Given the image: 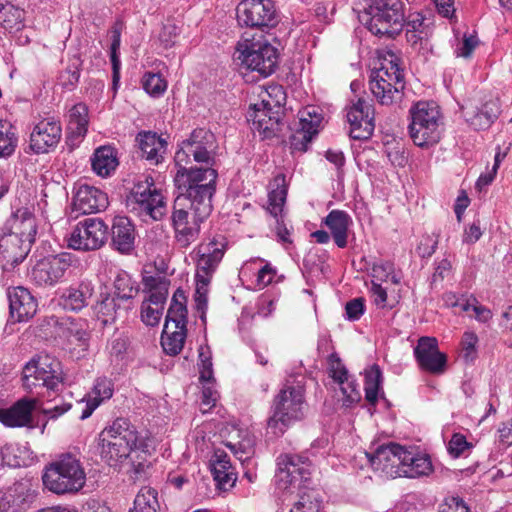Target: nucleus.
Here are the masks:
<instances>
[{"instance_id":"obj_1","label":"nucleus","mask_w":512,"mask_h":512,"mask_svg":"<svg viewBox=\"0 0 512 512\" xmlns=\"http://www.w3.org/2000/svg\"><path fill=\"white\" fill-rule=\"evenodd\" d=\"M189 177L181 174L175 186L180 191L174 201L171 215L175 241L181 248H187L198 238L201 224L210 216L215 188L189 185Z\"/></svg>"},{"instance_id":"obj_2","label":"nucleus","mask_w":512,"mask_h":512,"mask_svg":"<svg viewBox=\"0 0 512 512\" xmlns=\"http://www.w3.org/2000/svg\"><path fill=\"white\" fill-rule=\"evenodd\" d=\"M217 148L215 135L210 130L194 129L175 153L177 172L174 183L177 184L178 176L184 174L190 178L189 185L193 187L203 185L216 189L218 173L214 165Z\"/></svg>"},{"instance_id":"obj_3","label":"nucleus","mask_w":512,"mask_h":512,"mask_svg":"<svg viewBox=\"0 0 512 512\" xmlns=\"http://www.w3.org/2000/svg\"><path fill=\"white\" fill-rule=\"evenodd\" d=\"M99 440L101 457L110 466L122 463L137 451L146 453L148 447L136 428L124 418H117L106 427Z\"/></svg>"},{"instance_id":"obj_4","label":"nucleus","mask_w":512,"mask_h":512,"mask_svg":"<svg viewBox=\"0 0 512 512\" xmlns=\"http://www.w3.org/2000/svg\"><path fill=\"white\" fill-rule=\"evenodd\" d=\"M405 80L399 57L392 51L379 55V66L371 72L369 89L381 105L399 103L403 97Z\"/></svg>"},{"instance_id":"obj_5","label":"nucleus","mask_w":512,"mask_h":512,"mask_svg":"<svg viewBox=\"0 0 512 512\" xmlns=\"http://www.w3.org/2000/svg\"><path fill=\"white\" fill-rule=\"evenodd\" d=\"M42 482L56 495L76 494L86 483V472L75 455L64 453L45 466Z\"/></svg>"},{"instance_id":"obj_6","label":"nucleus","mask_w":512,"mask_h":512,"mask_svg":"<svg viewBox=\"0 0 512 512\" xmlns=\"http://www.w3.org/2000/svg\"><path fill=\"white\" fill-rule=\"evenodd\" d=\"M358 18L372 34L394 38L405 25L404 4L401 0H368Z\"/></svg>"},{"instance_id":"obj_7","label":"nucleus","mask_w":512,"mask_h":512,"mask_svg":"<svg viewBox=\"0 0 512 512\" xmlns=\"http://www.w3.org/2000/svg\"><path fill=\"white\" fill-rule=\"evenodd\" d=\"M63 380L60 361L49 354L34 356L23 368V386L31 393H58Z\"/></svg>"},{"instance_id":"obj_8","label":"nucleus","mask_w":512,"mask_h":512,"mask_svg":"<svg viewBox=\"0 0 512 512\" xmlns=\"http://www.w3.org/2000/svg\"><path fill=\"white\" fill-rule=\"evenodd\" d=\"M409 135L413 143L429 148L441 139V113L435 102L419 101L410 109Z\"/></svg>"},{"instance_id":"obj_9","label":"nucleus","mask_w":512,"mask_h":512,"mask_svg":"<svg viewBox=\"0 0 512 512\" xmlns=\"http://www.w3.org/2000/svg\"><path fill=\"white\" fill-rule=\"evenodd\" d=\"M304 392L301 387L286 386L276 395L273 413L267 421V433L275 437L284 434L294 421L302 419Z\"/></svg>"},{"instance_id":"obj_10","label":"nucleus","mask_w":512,"mask_h":512,"mask_svg":"<svg viewBox=\"0 0 512 512\" xmlns=\"http://www.w3.org/2000/svg\"><path fill=\"white\" fill-rule=\"evenodd\" d=\"M234 60L243 68L268 77L275 72L278 61V49L267 40L245 39L238 42Z\"/></svg>"},{"instance_id":"obj_11","label":"nucleus","mask_w":512,"mask_h":512,"mask_svg":"<svg viewBox=\"0 0 512 512\" xmlns=\"http://www.w3.org/2000/svg\"><path fill=\"white\" fill-rule=\"evenodd\" d=\"M128 209L139 217L161 220L166 214V200L151 176L139 179L126 199Z\"/></svg>"},{"instance_id":"obj_12","label":"nucleus","mask_w":512,"mask_h":512,"mask_svg":"<svg viewBox=\"0 0 512 512\" xmlns=\"http://www.w3.org/2000/svg\"><path fill=\"white\" fill-rule=\"evenodd\" d=\"M186 300L184 292L178 289L167 311L161 345L164 352L171 356H176L182 351L187 336Z\"/></svg>"},{"instance_id":"obj_13","label":"nucleus","mask_w":512,"mask_h":512,"mask_svg":"<svg viewBox=\"0 0 512 512\" xmlns=\"http://www.w3.org/2000/svg\"><path fill=\"white\" fill-rule=\"evenodd\" d=\"M276 485L279 490L294 493L307 487L312 463L308 457L298 454H282L277 458Z\"/></svg>"},{"instance_id":"obj_14","label":"nucleus","mask_w":512,"mask_h":512,"mask_svg":"<svg viewBox=\"0 0 512 512\" xmlns=\"http://www.w3.org/2000/svg\"><path fill=\"white\" fill-rule=\"evenodd\" d=\"M108 227L100 218H86L72 229L68 247L77 251H95L106 242Z\"/></svg>"},{"instance_id":"obj_15","label":"nucleus","mask_w":512,"mask_h":512,"mask_svg":"<svg viewBox=\"0 0 512 512\" xmlns=\"http://www.w3.org/2000/svg\"><path fill=\"white\" fill-rule=\"evenodd\" d=\"M237 20L250 28H272L278 23L272 0H242L237 6Z\"/></svg>"},{"instance_id":"obj_16","label":"nucleus","mask_w":512,"mask_h":512,"mask_svg":"<svg viewBox=\"0 0 512 512\" xmlns=\"http://www.w3.org/2000/svg\"><path fill=\"white\" fill-rule=\"evenodd\" d=\"M72 263L73 256L70 253L43 257L33 265L31 280L38 286H54L63 279Z\"/></svg>"},{"instance_id":"obj_17","label":"nucleus","mask_w":512,"mask_h":512,"mask_svg":"<svg viewBox=\"0 0 512 512\" xmlns=\"http://www.w3.org/2000/svg\"><path fill=\"white\" fill-rule=\"evenodd\" d=\"M405 454V447L389 443L382 445L372 454H366L372 468L390 478L402 477V460Z\"/></svg>"},{"instance_id":"obj_18","label":"nucleus","mask_w":512,"mask_h":512,"mask_svg":"<svg viewBox=\"0 0 512 512\" xmlns=\"http://www.w3.org/2000/svg\"><path fill=\"white\" fill-rule=\"evenodd\" d=\"M347 119L350 124V136L353 139L366 140L373 134L374 108L367 100L359 98L353 103L347 112Z\"/></svg>"},{"instance_id":"obj_19","label":"nucleus","mask_w":512,"mask_h":512,"mask_svg":"<svg viewBox=\"0 0 512 512\" xmlns=\"http://www.w3.org/2000/svg\"><path fill=\"white\" fill-rule=\"evenodd\" d=\"M226 245V240L223 236L214 237L208 242L198 245L196 248L198 259L195 276L212 278L224 256Z\"/></svg>"},{"instance_id":"obj_20","label":"nucleus","mask_w":512,"mask_h":512,"mask_svg":"<svg viewBox=\"0 0 512 512\" xmlns=\"http://www.w3.org/2000/svg\"><path fill=\"white\" fill-rule=\"evenodd\" d=\"M414 356L422 370L436 375L445 371L447 358L439 351L438 341L434 337H421L414 348Z\"/></svg>"},{"instance_id":"obj_21","label":"nucleus","mask_w":512,"mask_h":512,"mask_svg":"<svg viewBox=\"0 0 512 512\" xmlns=\"http://www.w3.org/2000/svg\"><path fill=\"white\" fill-rule=\"evenodd\" d=\"M62 135V128L54 118L43 119L33 128L30 135V148L37 154L47 153L55 148Z\"/></svg>"},{"instance_id":"obj_22","label":"nucleus","mask_w":512,"mask_h":512,"mask_svg":"<svg viewBox=\"0 0 512 512\" xmlns=\"http://www.w3.org/2000/svg\"><path fill=\"white\" fill-rule=\"evenodd\" d=\"M7 298L10 316L15 321H27L36 314L37 300L27 288L23 286L8 288Z\"/></svg>"},{"instance_id":"obj_23","label":"nucleus","mask_w":512,"mask_h":512,"mask_svg":"<svg viewBox=\"0 0 512 512\" xmlns=\"http://www.w3.org/2000/svg\"><path fill=\"white\" fill-rule=\"evenodd\" d=\"M108 206V197L100 189L87 184L80 185L73 197V210L80 214L103 211Z\"/></svg>"},{"instance_id":"obj_24","label":"nucleus","mask_w":512,"mask_h":512,"mask_svg":"<svg viewBox=\"0 0 512 512\" xmlns=\"http://www.w3.org/2000/svg\"><path fill=\"white\" fill-rule=\"evenodd\" d=\"M259 104H253L247 114V121L251 122L252 130L258 131L264 138H270L279 131V111H273Z\"/></svg>"},{"instance_id":"obj_25","label":"nucleus","mask_w":512,"mask_h":512,"mask_svg":"<svg viewBox=\"0 0 512 512\" xmlns=\"http://www.w3.org/2000/svg\"><path fill=\"white\" fill-rule=\"evenodd\" d=\"M136 230L128 217L116 216L111 226V247L117 252L128 255L135 247Z\"/></svg>"},{"instance_id":"obj_26","label":"nucleus","mask_w":512,"mask_h":512,"mask_svg":"<svg viewBox=\"0 0 512 512\" xmlns=\"http://www.w3.org/2000/svg\"><path fill=\"white\" fill-rule=\"evenodd\" d=\"M30 250L29 242L16 235L8 233L0 237V261L6 268H13L23 262Z\"/></svg>"},{"instance_id":"obj_27","label":"nucleus","mask_w":512,"mask_h":512,"mask_svg":"<svg viewBox=\"0 0 512 512\" xmlns=\"http://www.w3.org/2000/svg\"><path fill=\"white\" fill-rule=\"evenodd\" d=\"M320 123L315 112L303 111L299 119L300 128L291 135L290 147L293 152H306L312 138L318 133Z\"/></svg>"},{"instance_id":"obj_28","label":"nucleus","mask_w":512,"mask_h":512,"mask_svg":"<svg viewBox=\"0 0 512 512\" xmlns=\"http://www.w3.org/2000/svg\"><path fill=\"white\" fill-rule=\"evenodd\" d=\"M211 471L219 489L226 491L235 485L237 474L225 451L218 449L214 452L211 459Z\"/></svg>"},{"instance_id":"obj_29","label":"nucleus","mask_w":512,"mask_h":512,"mask_svg":"<svg viewBox=\"0 0 512 512\" xmlns=\"http://www.w3.org/2000/svg\"><path fill=\"white\" fill-rule=\"evenodd\" d=\"M93 292L91 282L82 281L66 288L59 298V303L65 310L80 311L88 305Z\"/></svg>"},{"instance_id":"obj_30","label":"nucleus","mask_w":512,"mask_h":512,"mask_svg":"<svg viewBox=\"0 0 512 512\" xmlns=\"http://www.w3.org/2000/svg\"><path fill=\"white\" fill-rule=\"evenodd\" d=\"M402 460V477L419 478L429 476L434 471L431 458L427 454L415 453L405 448Z\"/></svg>"},{"instance_id":"obj_31","label":"nucleus","mask_w":512,"mask_h":512,"mask_svg":"<svg viewBox=\"0 0 512 512\" xmlns=\"http://www.w3.org/2000/svg\"><path fill=\"white\" fill-rule=\"evenodd\" d=\"M323 222L329 228L335 244L339 248H345L348 243V230L352 224L350 215L342 210H332Z\"/></svg>"},{"instance_id":"obj_32","label":"nucleus","mask_w":512,"mask_h":512,"mask_svg":"<svg viewBox=\"0 0 512 512\" xmlns=\"http://www.w3.org/2000/svg\"><path fill=\"white\" fill-rule=\"evenodd\" d=\"M114 393V383L112 379L101 376L96 378L93 388L88 394L87 405L80 418H88L93 411L104 401L109 400Z\"/></svg>"},{"instance_id":"obj_33","label":"nucleus","mask_w":512,"mask_h":512,"mask_svg":"<svg viewBox=\"0 0 512 512\" xmlns=\"http://www.w3.org/2000/svg\"><path fill=\"white\" fill-rule=\"evenodd\" d=\"M34 401L19 400L9 409H0V422L8 427H23L30 423Z\"/></svg>"},{"instance_id":"obj_34","label":"nucleus","mask_w":512,"mask_h":512,"mask_svg":"<svg viewBox=\"0 0 512 512\" xmlns=\"http://www.w3.org/2000/svg\"><path fill=\"white\" fill-rule=\"evenodd\" d=\"M137 140L142 152V157L150 161L152 164H159L163 160L166 151V142L155 133L142 132L139 133Z\"/></svg>"},{"instance_id":"obj_35","label":"nucleus","mask_w":512,"mask_h":512,"mask_svg":"<svg viewBox=\"0 0 512 512\" xmlns=\"http://www.w3.org/2000/svg\"><path fill=\"white\" fill-rule=\"evenodd\" d=\"M114 297L124 303L123 309L127 311L131 308L132 299L139 292L138 283L132 279L131 275L124 270L117 272L114 279Z\"/></svg>"},{"instance_id":"obj_36","label":"nucleus","mask_w":512,"mask_h":512,"mask_svg":"<svg viewBox=\"0 0 512 512\" xmlns=\"http://www.w3.org/2000/svg\"><path fill=\"white\" fill-rule=\"evenodd\" d=\"M91 163L92 169L97 175L110 176L119 165L117 152L109 145L98 147L93 154Z\"/></svg>"},{"instance_id":"obj_37","label":"nucleus","mask_w":512,"mask_h":512,"mask_svg":"<svg viewBox=\"0 0 512 512\" xmlns=\"http://www.w3.org/2000/svg\"><path fill=\"white\" fill-rule=\"evenodd\" d=\"M10 233L28 241L32 246L37 233L36 219L33 214L29 211H18L12 220Z\"/></svg>"},{"instance_id":"obj_38","label":"nucleus","mask_w":512,"mask_h":512,"mask_svg":"<svg viewBox=\"0 0 512 512\" xmlns=\"http://www.w3.org/2000/svg\"><path fill=\"white\" fill-rule=\"evenodd\" d=\"M285 181V175L278 174L274 178L275 188L272 189L268 196L267 210L275 218H278L281 215L286 201L287 187Z\"/></svg>"},{"instance_id":"obj_39","label":"nucleus","mask_w":512,"mask_h":512,"mask_svg":"<svg viewBox=\"0 0 512 512\" xmlns=\"http://www.w3.org/2000/svg\"><path fill=\"white\" fill-rule=\"evenodd\" d=\"M25 11L13 4L6 3L0 7V25L12 32L24 27Z\"/></svg>"},{"instance_id":"obj_40","label":"nucleus","mask_w":512,"mask_h":512,"mask_svg":"<svg viewBox=\"0 0 512 512\" xmlns=\"http://www.w3.org/2000/svg\"><path fill=\"white\" fill-rule=\"evenodd\" d=\"M123 306L114 296L106 295L95 305L97 318L104 324L113 323L120 314Z\"/></svg>"},{"instance_id":"obj_41","label":"nucleus","mask_w":512,"mask_h":512,"mask_svg":"<svg viewBox=\"0 0 512 512\" xmlns=\"http://www.w3.org/2000/svg\"><path fill=\"white\" fill-rule=\"evenodd\" d=\"M382 384V372L377 364L372 365L364 373L365 399L371 405L378 401V392Z\"/></svg>"},{"instance_id":"obj_42","label":"nucleus","mask_w":512,"mask_h":512,"mask_svg":"<svg viewBox=\"0 0 512 512\" xmlns=\"http://www.w3.org/2000/svg\"><path fill=\"white\" fill-rule=\"evenodd\" d=\"M88 127V108L83 103L75 104L69 111L68 129L71 134L82 137Z\"/></svg>"},{"instance_id":"obj_43","label":"nucleus","mask_w":512,"mask_h":512,"mask_svg":"<svg viewBox=\"0 0 512 512\" xmlns=\"http://www.w3.org/2000/svg\"><path fill=\"white\" fill-rule=\"evenodd\" d=\"M159 507L157 491L151 487H143L136 495L133 508L129 512H158Z\"/></svg>"},{"instance_id":"obj_44","label":"nucleus","mask_w":512,"mask_h":512,"mask_svg":"<svg viewBox=\"0 0 512 512\" xmlns=\"http://www.w3.org/2000/svg\"><path fill=\"white\" fill-rule=\"evenodd\" d=\"M259 97L261 98V106L268 109H277L280 111L283 102L285 101V93L280 85H269L263 89Z\"/></svg>"},{"instance_id":"obj_45","label":"nucleus","mask_w":512,"mask_h":512,"mask_svg":"<svg viewBox=\"0 0 512 512\" xmlns=\"http://www.w3.org/2000/svg\"><path fill=\"white\" fill-rule=\"evenodd\" d=\"M16 142L17 138L12 126L0 121V156L11 155L15 150Z\"/></svg>"},{"instance_id":"obj_46","label":"nucleus","mask_w":512,"mask_h":512,"mask_svg":"<svg viewBox=\"0 0 512 512\" xmlns=\"http://www.w3.org/2000/svg\"><path fill=\"white\" fill-rule=\"evenodd\" d=\"M144 90L153 97H160L167 89L166 80L157 73L148 72L142 79Z\"/></svg>"},{"instance_id":"obj_47","label":"nucleus","mask_w":512,"mask_h":512,"mask_svg":"<svg viewBox=\"0 0 512 512\" xmlns=\"http://www.w3.org/2000/svg\"><path fill=\"white\" fill-rule=\"evenodd\" d=\"M327 371L329 376L334 382L345 383L348 378H351L348 374V370L343 364L342 360L337 353H332L327 359Z\"/></svg>"},{"instance_id":"obj_48","label":"nucleus","mask_w":512,"mask_h":512,"mask_svg":"<svg viewBox=\"0 0 512 512\" xmlns=\"http://www.w3.org/2000/svg\"><path fill=\"white\" fill-rule=\"evenodd\" d=\"M255 438L246 433L245 437L237 443H227V447L241 461L248 460L254 453Z\"/></svg>"},{"instance_id":"obj_49","label":"nucleus","mask_w":512,"mask_h":512,"mask_svg":"<svg viewBox=\"0 0 512 512\" xmlns=\"http://www.w3.org/2000/svg\"><path fill=\"white\" fill-rule=\"evenodd\" d=\"M372 281L378 283L387 282L390 280L393 284H399L400 278L394 274V265L391 262L376 263L371 271Z\"/></svg>"},{"instance_id":"obj_50","label":"nucleus","mask_w":512,"mask_h":512,"mask_svg":"<svg viewBox=\"0 0 512 512\" xmlns=\"http://www.w3.org/2000/svg\"><path fill=\"white\" fill-rule=\"evenodd\" d=\"M290 512H321V501L312 493H303Z\"/></svg>"},{"instance_id":"obj_51","label":"nucleus","mask_w":512,"mask_h":512,"mask_svg":"<svg viewBox=\"0 0 512 512\" xmlns=\"http://www.w3.org/2000/svg\"><path fill=\"white\" fill-rule=\"evenodd\" d=\"M498 113L499 109L496 103H486L483 109L476 114L473 124L478 125L480 128L488 127L498 117Z\"/></svg>"},{"instance_id":"obj_52","label":"nucleus","mask_w":512,"mask_h":512,"mask_svg":"<svg viewBox=\"0 0 512 512\" xmlns=\"http://www.w3.org/2000/svg\"><path fill=\"white\" fill-rule=\"evenodd\" d=\"M343 394V405L351 407L361 400V393L354 380L348 378L345 383H338Z\"/></svg>"},{"instance_id":"obj_53","label":"nucleus","mask_w":512,"mask_h":512,"mask_svg":"<svg viewBox=\"0 0 512 512\" xmlns=\"http://www.w3.org/2000/svg\"><path fill=\"white\" fill-rule=\"evenodd\" d=\"M429 36L430 35H424L418 32H411L409 30H406L407 41L418 53H422L424 56L431 53Z\"/></svg>"},{"instance_id":"obj_54","label":"nucleus","mask_w":512,"mask_h":512,"mask_svg":"<svg viewBox=\"0 0 512 512\" xmlns=\"http://www.w3.org/2000/svg\"><path fill=\"white\" fill-rule=\"evenodd\" d=\"M477 343L478 336L474 332L466 331L463 334L461 345L463 358L465 359V361L469 362L475 359L477 354Z\"/></svg>"},{"instance_id":"obj_55","label":"nucleus","mask_w":512,"mask_h":512,"mask_svg":"<svg viewBox=\"0 0 512 512\" xmlns=\"http://www.w3.org/2000/svg\"><path fill=\"white\" fill-rule=\"evenodd\" d=\"M406 30L424 35L431 34L430 23H426V19L420 13L409 15L406 22Z\"/></svg>"},{"instance_id":"obj_56","label":"nucleus","mask_w":512,"mask_h":512,"mask_svg":"<svg viewBox=\"0 0 512 512\" xmlns=\"http://www.w3.org/2000/svg\"><path fill=\"white\" fill-rule=\"evenodd\" d=\"M179 28L172 23L163 25L159 33V41L165 49L171 48L179 35Z\"/></svg>"},{"instance_id":"obj_57","label":"nucleus","mask_w":512,"mask_h":512,"mask_svg":"<svg viewBox=\"0 0 512 512\" xmlns=\"http://www.w3.org/2000/svg\"><path fill=\"white\" fill-rule=\"evenodd\" d=\"M199 368H200V381L210 383L213 380V368L211 356L206 355L204 352V348L201 347L199 351Z\"/></svg>"},{"instance_id":"obj_58","label":"nucleus","mask_w":512,"mask_h":512,"mask_svg":"<svg viewBox=\"0 0 512 512\" xmlns=\"http://www.w3.org/2000/svg\"><path fill=\"white\" fill-rule=\"evenodd\" d=\"M471 447L466 437L460 433L453 434L448 444V451L453 457H459Z\"/></svg>"},{"instance_id":"obj_59","label":"nucleus","mask_w":512,"mask_h":512,"mask_svg":"<svg viewBox=\"0 0 512 512\" xmlns=\"http://www.w3.org/2000/svg\"><path fill=\"white\" fill-rule=\"evenodd\" d=\"M162 315V308L152 307L150 304H142L141 319L148 326H156Z\"/></svg>"},{"instance_id":"obj_60","label":"nucleus","mask_w":512,"mask_h":512,"mask_svg":"<svg viewBox=\"0 0 512 512\" xmlns=\"http://www.w3.org/2000/svg\"><path fill=\"white\" fill-rule=\"evenodd\" d=\"M219 394L212 386L207 385L203 387L201 398V411L207 413L212 407L216 405Z\"/></svg>"},{"instance_id":"obj_61","label":"nucleus","mask_w":512,"mask_h":512,"mask_svg":"<svg viewBox=\"0 0 512 512\" xmlns=\"http://www.w3.org/2000/svg\"><path fill=\"white\" fill-rule=\"evenodd\" d=\"M17 448L14 444L6 443L1 447L2 462L9 467L20 466V460L16 455Z\"/></svg>"},{"instance_id":"obj_62","label":"nucleus","mask_w":512,"mask_h":512,"mask_svg":"<svg viewBox=\"0 0 512 512\" xmlns=\"http://www.w3.org/2000/svg\"><path fill=\"white\" fill-rule=\"evenodd\" d=\"M478 45V39L474 35H465L462 43L456 48L455 54L457 57H469L473 50Z\"/></svg>"},{"instance_id":"obj_63","label":"nucleus","mask_w":512,"mask_h":512,"mask_svg":"<svg viewBox=\"0 0 512 512\" xmlns=\"http://www.w3.org/2000/svg\"><path fill=\"white\" fill-rule=\"evenodd\" d=\"M439 512H469V509L461 498L451 496L441 504Z\"/></svg>"},{"instance_id":"obj_64","label":"nucleus","mask_w":512,"mask_h":512,"mask_svg":"<svg viewBox=\"0 0 512 512\" xmlns=\"http://www.w3.org/2000/svg\"><path fill=\"white\" fill-rule=\"evenodd\" d=\"M345 311L349 320H358L364 313V300L356 298L347 302Z\"/></svg>"}]
</instances>
